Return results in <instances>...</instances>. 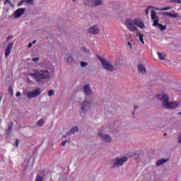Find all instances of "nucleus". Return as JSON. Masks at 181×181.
Segmentation results:
<instances>
[{"mask_svg":"<svg viewBox=\"0 0 181 181\" xmlns=\"http://www.w3.org/2000/svg\"><path fill=\"white\" fill-rule=\"evenodd\" d=\"M29 76L35 80L36 83H42L47 78H50V73L47 70H34L33 73H30Z\"/></svg>","mask_w":181,"mask_h":181,"instance_id":"obj_1","label":"nucleus"},{"mask_svg":"<svg viewBox=\"0 0 181 181\" xmlns=\"http://www.w3.org/2000/svg\"><path fill=\"white\" fill-rule=\"evenodd\" d=\"M126 26L130 32H134V30L138 32V28H140V29H145V24H144V22H142L141 18H135L134 20L127 19L126 21ZM136 26H138V28Z\"/></svg>","mask_w":181,"mask_h":181,"instance_id":"obj_2","label":"nucleus"},{"mask_svg":"<svg viewBox=\"0 0 181 181\" xmlns=\"http://www.w3.org/2000/svg\"><path fill=\"white\" fill-rule=\"evenodd\" d=\"M157 98L162 101L163 106L164 108L168 110H173L179 107V103L177 102H169V96L165 94L157 95Z\"/></svg>","mask_w":181,"mask_h":181,"instance_id":"obj_3","label":"nucleus"},{"mask_svg":"<svg viewBox=\"0 0 181 181\" xmlns=\"http://www.w3.org/2000/svg\"><path fill=\"white\" fill-rule=\"evenodd\" d=\"M151 18L153 21V26H155V28H158L160 30H166V25H162L159 23V17L156 16V12L155 11H151Z\"/></svg>","mask_w":181,"mask_h":181,"instance_id":"obj_4","label":"nucleus"},{"mask_svg":"<svg viewBox=\"0 0 181 181\" xmlns=\"http://www.w3.org/2000/svg\"><path fill=\"white\" fill-rule=\"evenodd\" d=\"M98 59L100 60L105 70H107V71H114V66L108 62V61L104 58H102V57L100 55L98 56Z\"/></svg>","mask_w":181,"mask_h":181,"instance_id":"obj_5","label":"nucleus"},{"mask_svg":"<svg viewBox=\"0 0 181 181\" xmlns=\"http://www.w3.org/2000/svg\"><path fill=\"white\" fill-rule=\"evenodd\" d=\"M114 160L113 163V168H115V166H122L127 160H128V158L127 157H122V158H116Z\"/></svg>","mask_w":181,"mask_h":181,"instance_id":"obj_6","label":"nucleus"},{"mask_svg":"<svg viewBox=\"0 0 181 181\" xmlns=\"http://www.w3.org/2000/svg\"><path fill=\"white\" fill-rule=\"evenodd\" d=\"M40 93H42L40 91V88H37L34 90H33L32 92H28L27 93V98H35L36 97H38V95H40Z\"/></svg>","mask_w":181,"mask_h":181,"instance_id":"obj_7","label":"nucleus"},{"mask_svg":"<svg viewBox=\"0 0 181 181\" xmlns=\"http://www.w3.org/2000/svg\"><path fill=\"white\" fill-rule=\"evenodd\" d=\"M88 6H100L103 5V0H88Z\"/></svg>","mask_w":181,"mask_h":181,"instance_id":"obj_8","label":"nucleus"},{"mask_svg":"<svg viewBox=\"0 0 181 181\" xmlns=\"http://www.w3.org/2000/svg\"><path fill=\"white\" fill-rule=\"evenodd\" d=\"M91 108V104L88 101H84L81 105V110L83 113L86 112Z\"/></svg>","mask_w":181,"mask_h":181,"instance_id":"obj_9","label":"nucleus"},{"mask_svg":"<svg viewBox=\"0 0 181 181\" xmlns=\"http://www.w3.org/2000/svg\"><path fill=\"white\" fill-rule=\"evenodd\" d=\"M88 32L91 35H98L100 33V28H98V25H93L88 28Z\"/></svg>","mask_w":181,"mask_h":181,"instance_id":"obj_10","label":"nucleus"},{"mask_svg":"<svg viewBox=\"0 0 181 181\" xmlns=\"http://www.w3.org/2000/svg\"><path fill=\"white\" fill-rule=\"evenodd\" d=\"M99 136L105 142H111L112 141V139L111 136L108 134H101V131L99 132Z\"/></svg>","mask_w":181,"mask_h":181,"instance_id":"obj_11","label":"nucleus"},{"mask_svg":"<svg viewBox=\"0 0 181 181\" xmlns=\"http://www.w3.org/2000/svg\"><path fill=\"white\" fill-rule=\"evenodd\" d=\"M13 47V42H10L8 44V46L6 48L5 51V57H8L9 54H11V52H12V49Z\"/></svg>","mask_w":181,"mask_h":181,"instance_id":"obj_12","label":"nucleus"},{"mask_svg":"<svg viewBox=\"0 0 181 181\" xmlns=\"http://www.w3.org/2000/svg\"><path fill=\"white\" fill-rule=\"evenodd\" d=\"M25 8H18L17 9L14 13V17L15 18H19L20 16H22L23 13H25Z\"/></svg>","mask_w":181,"mask_h":181,"instance_id":"obj_13","label":"nucleus"},{"mask_svg":"<svg viewBox=\"0 0 181 181\" xmlns=\"http://www.w3.org/2000/svg\"><path fill=\"white\" fill-rule=\"evenodd\" d=\"M137 70L141 74H146V68H145V66L142 64L138 65Z\"/></svg>","mask_w":181,"mask_h":181,"instance_id":"obj_14","label":"nucleus"},{"mask_svg":"<svg viewBox=\"0 0 181 181\" xmlns=\"http://www.w3.org/2000/svg\"><path fill=\"white\" fill-rule=\"evenodd\" d=\"M83 91L86 94V95H91L93 94V92L91 91V89L90 88V85L87 84L85 85L83 87Z\"/></svg>","mask_w":181,"mask_h":181,"instance_id":"obj_15","label":"nucleus"},{"mask_svg":"<svg viewBox=\"0 0 181 181\" xmlns=\"http://www.w3.org/2000/svg\"><path fill=\"white\" fill-rule=\"evenodd\" d=\"M136 36H139V40L142 43V45H145V41H144V34H141L139 30L136 33Z\"/></svg>","mask_w":181,"mask_h":181,"instance_id":"obj_16","label":"nucleus"},{"mask_svg":"<svg viewBox=\"0 0 181 181\" xmlns=\"http://www.w3.org/2000/svg\"><path fill=\"white\" fill-rule=\"evenodd\" d=\"M78 131V127L77 126L74 127L69 132H67L66 135H71V134H75Z\"/></svg>","mask_w":181,"mask_h":181,"instance_id":"obj_17","label":"nucleus"},{"mask_svg":"<svg viewBox=\"0 0 181 181\" xmlns=\"http://www.w3.org/2000/svg\"><path fill=\"white\" fill-rule=\"evenodd\" d=\"M163 15H165L166 16H170L171 18H177V16H179V14L177 13H174L172 14V13L170 12H163Z\"/></svg>","mask_w":181,"mask_h":181,"instance_id":"obj_18","label":"nucleus"},{"mask_svg":"<svg viewBox=\"0 0 181 181\" xmlns=\"http://www.w3.org/2000/svg\"><path fill=\"white\" fill-rule=\"evenodd\" d=\"M168 159H165V158H163L161 160H158L157 162H156V165L157 166H160V165H163V163H166V162H168Z\"/></svg>","mask_w":181,"mask_h":181,"instance_id":"obj_19","label":"nucleus"},{"mask_svg":"<svg viewBox=\"0 0 181 181\" xmlns=\"http://www.w3.org/2000/svg\"><path fill=\"white\" fill-rule=\"evenodd\" d=\"M159 60H165V57H166V54L162 52H157Z\"/></svg>","mask_w":181,"mask_h":181,"instance_id":"obj_20","label":"nucleus"},{"mask_svg":"<svg viewBox=\"0 0 181 181\" xmlns=\"http://www.w3.org/2000/svg\"><path fill=\"white\" fill-rule=\"evenodd\" d=\"M12 127H13V122H11L8 124L7 131H8V134H11V132H12Z\"/></svg>","mask_w":181,"mask_h":181,"instance_id":"obj_21","label":"nucleus"},{"mask_svg":"<svg viewBox=\"0 0 181 181\" xmlns=\"http://www.w3.org/2000/svg\"><path fill=\"white\" fill-rule=\"evenodd\" d=\"M156 11H169L170 9V7H164L162 8H155Z\"/></svg>","mask_w":181,"mask_h":181,"instance_id":"obj_22","label":"nucleus"},{"mask_svg":"<svg viewBox=\"0 0 181 181\" xmlns=\"http://www.w3.org/2000/svg\"><path fill=\"white\" fill-rule=\"evenodd\" d=\"M43 124H45V121L43 120V119H40L37 122V124L38 125V127H42V125H43Z\"/></svg>","mask_w":181,"mask_h":181,"instance_id":"obj_23","label":"nucleus"},{"mask_svg":"<svg viewBox=\"0 0 181 181\" xmlns=\"http://www.w3.org/2000/svg\"><path fill=\"white\" fill-rule=\"evenodd\" d=\"M170 4H181V0H170Z\"/></svg>","mask_w":181,"mask_h":181,"instance_id":"obj_24","label":"nucleus"},{"mask_svg":"<svg viewBox=\"0 0 181 181\" xmlns=\"http://www.w3.org/2000/svg\"><path fill=\"white\" fill-rule=\"evenodd\" d=\"M48 95H49V97H52V95H54V90H49L48 91Z\"/></svg>","mask_w":181,"mask_h":181,"instance_id":"obj_25","label":"nucleus"},{"mask_svg":"<svg viewBox=\"0 0 181 181\" xmlns=\"http://www.w3.org/2000/svg\"><path fill=\"white\" fill-rule=\"evenodd\" d=\"M35 181H43V177H42L40 175H37Z\"/></svg>","mask_w":181,"mask_h":181,"instance_id":"obj_26","label":"nucleus"},{"mask_svg":"<svg viewBox=\"0 0 181 181\" xmlns=\"http://www.w3.org/2000/svg\"><path fill=\"white\" fill-rule=\"evenodd\" d=\"M151 9H155V8H153V6H148L146 9V15H148L149 14V8Z\"/></svg>","mask_w":181,"mask_h":181,"instance_id":"obj_27","label":"nucleus"},{"mask_svg":"<svg viewBox=\"0 0 181 181\" xmlns=\"http://www.w3.org/2000/svg\"><path fill=\"white\" fill-rule=\"evenodd\" d=\"M74 60V59H73V57H69L67 59L68 63H71V62H73Z\"/></svg>","mask_w":181,"mask_h":181,"instance_id":"obj_28","label":"nucleus"},{"mask_svg":"<svg viewBox=\"0 0 181 181\" xmlns=\"http://www.w3.org/2000/svg\"><path fill=\"white\" fill-rule=\"evenodd\" d=\"M87 62H81V66H82V67H86V66H87Z\"/></svg>","mask_w":181,"mask_h":181,"instance_id":"obj_29","label":"nucleus"},{"mask_svg":"<svg viewBox=\"0 0 181 181\" xmlns=\"http://www.w3.org/2000/svg\"><path fill=\"white\" fill-rule=\"evenodd\" d=\"M24 2H25V4H32L33 0H24Z\"/></svg>","mask_w":181,"mask_h":181,"instance_id":"obj_30","label":"nucleus"},{"mask_svg":"<svg viewBox=\"0 0 181 181\" xmlns=\"http://www.w3.org/2000/svg\"><path fill=\"white\" fill-rule=\"evenodd\" d=\"M19 139H16V147L18 148V146H19Z\"/></svg>","mask_w":181,"mask_h":181,"instance_id":"obj_31","label":"nucleus"},{"mask_svg":"<svg viewBox=\"0 0 181 181\" xmlns=\"http://www.w3.org/2000/svg\"><path fill=\"white\" fill-rule=\"evenodd\" d=\"M25 3V0H22L20 1V3L18 4V6H22V4Z\"/></svg>","mask_w":181,"mask_h":181,"instance_id":"obj_32","label":"nucleus"},{"mask_svg":"<svg viewBox=\"0 0 181 181\" xmlns=\"http://www.w3.org/2000/svg\"><path fill=\"white\" fill-rule=\"evenodd\" d=\"M39 57H34L33 58V62H39Z\"/></svg>","mask_w":181,"mask_h":181,"instance_id":"obj_33","label":"nucleus"},{"mask_svg":"<svg viewBox=\"0 0 181 181\" xmlns=\"http://www.w3.org/2000/svg\"><path fill=\"white\" fill-rule=\"evenodd\" d=\"M66 142H69V140H66V141H62V146H64L66 145Z\"/></svg>","mask_w":181,"mask_h":181,"instance_id":"obj_34","label":"nucleus"},{"mask_svg":"<svg viewBox=\"0 0 181 181\" xmlns=\"http://www.w3.org/2000/svg\"><path fill=\"white\" fill-rule=\"evenodd\" d=\"M12 37H13L12 35H8V36L7 37V38H6V40H7V41H9V40H11V39H12Z\"/></svg>","mask_w":181,"mask_h":181,"instance_id":"obj_35","label":"nucleus"},{"mask_svg":"<svg viewBox=\"0 0 181 181\" xmlns=\"http://www.w3.org/2000/svg\"><path fill=\"white\" fill-rule=\"evenodd\" d=\"M16 97H21V92L18 91V92L16 93Z\"/></svg>","mask_w":181,"mask_h":181,"instance_id":"obj_36","label":"nucleus"},{"mask_svg":"<svg viewBox=\"0 0 181 181\" xmlns=\"http://www.w3.org/2000/svg\"><path fill=\"white\" fill-rule=\"evenodd\" d=\"M127 45L129 46L130 49H132V44H131V42H128Z\"/></svg>","mask_w":181,"mask_h":181,"instance_id":"obj_37","label":"nucleus"},{"mask_svg":"<svg viewBox=\"0 0 181 181\" xmlns=\"http://www.w3.org/2000/svg\"><path fill=\"white\" fill-rule=\"evenodd\" d=\"M28 47H29V48L32 47V42H30V43L28 44Z\"/></svg>","mask_w":181,"mask_h":181,"instance_id":"obj_38","label":"nucleus"},{"mask_svg":"<svg viewBox=\"0 0 181 181\" xmlns=\"http://www.w3.org/2000/svg\"><path fill=\"white\" fill-rule=\"evenodd\" d=\"M6 2H8V4H11V1H9V0H6Z\"/></svg>","mask_w":181,"mask_h":181,"instance_id":"obj_39","label":"nucleus"},{"mask_svg":"<svg viewBox=\"0 0 181 181\" xmlns=\"http://www.w3.org/2000/svg\"><path fill=\"white\" fill-rule=\"evenodd\" d=\"M168 135V133H164L163 136H166Z\"/></svg>","mask_w":181,"mask_h":181,"instance_id":"obj_40","label":"nucleus"},{"mask_svg":"<svg viewBox=\"0 0 181 181\" xmlns=\"http://www.w3.org/2000/svg\"><path fill=\"white\" fill-rule=\"evenodd\" d=\"M35 43H36V40H34V41L33 42V45H35Z\"/></svg>","mask_w":181,"mask_h":181,"instance_id":"obj_41","label":"nucleus"},{"mask_svg":"<svg viewBox=\"0 0 181 181\" xmlns=\"http://www.w3.org/2000/svg\"><path fill=\"white\" fill-rule=\"evenodd\" d=\"M138 108V106H134V110H136Z\"/></svg>","mask_w":181,"mask_h":181,"instance_id":"obj_42","label":"nucleus"},{"mask_svg":"<svg viewBox=\"0 0 181 181\" xmlns=\"http://www.w3.org/2000/svg\"><path fill=\"white\" fill-rule=\"evenodd\" d=\"M82 49H83V50H86V48H85V47H82Z\"/></svg>","mask_w":181,"mask_h":181,"instance_id":"obj_43","label":"nucleus"},{"mask_svg":"<svg viewBox=\"0 0 181 181\" xmlns=\"http://www.w3.org/2000/svg\"><path fill=\"white\" fill-rule=\"evenodd\" d=\"M134 114H135V112H133L132 115H134Z\"/></svg>","mask_w":181,"mask_h":181,"instance_id":"obj_44","label":"nucleus"},{"mask_svg":"<svg viewBox=\"0 0 181 181\" xmlns=\"http://www.w3.org/2000/svg\"><path fill=\"white\" fill-rule=\"evenodd\" d=\"M63 138H66V136H63Z\"/></svg>","mask_w":181,"mask_h":181,"instance_id":"obj_45","label":"nucleus"},{"mask_svg":"<svg viewBox=\"0 0 181 181\" xmlns=\"http://www.w3.org/2000/svg\"><path fill=\"white\" fill-rule=\"evenodd\" d=\"M179 114H180V115H181V112Z\"/></svg>","mask_w":181,"mask_h":181,"instance_id":"obj_46","label":"nucleus"},{"mask_svg":"<svg viewBox=\"0 0 181 181\" xmlns=\"http://www.w3.org/2000/svg\"><path fill=\"white\" fill-rule=\"evenodd\" d=\"M76 1V0H74V1Z\"/></svg>","mask_w":181,"mask_h":181,"instance_id":"obj_47","label":"nucleus"},{"mask_svg":"<svg viewBox=\"0 0 181 181\" xmlns=\"http://www.w3.org/2000/svg\"><path fill=\"white\" fill-rule=\"evenodd\" d=\"M0 2H1V0H0Z\"/></svg>","mask_w":181,"mask_h":181,"instance_id":"obj_48","label":"nucleus"}]
</instances>
